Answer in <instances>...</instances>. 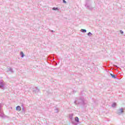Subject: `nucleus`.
<instances>
[{
	"instance_id": "10",
	"label": "nucleus",
	"mask_w": 125,
	"mask_h": 125,
	"mask_svg": "<svg viewBox=\"0 0 125 125\" xmlns=\"http://www.w3.org/2000/svg\"><path fill=\"white\" fill-rule=\"evenodd\" d=\"M90 35H92L91 33L89 32V33H88V36H90Z\"/></svg>"
},
{
	"instance_id": "4",
	"label": "nucleus",
	"mask_w": 125,
	"mask_h": 125,
	"mask_svg": "<svg viewBox=\"0 0 125 125\" xmlns=\"http://www.w3.org/2000/svg\"><path fill=\"white\" fill-rule=\"evenodd\" d=\"M21 57L25 56V55H24V53H23V52H21Z\"/></svg>"
},
{
	"instance_id": "7",
	"label": "nucleus",
	"mask_w": 125,
	"mask_h": 125,
	"mask_svg": "<svg viewBox=\"0 0 125 125\" xmlns=\"http://www.w3.org/2000/svg\"><path fill=\"white\" fill-rule=\"evenodd\" d=\"M112 78H115V76L112 74H110Z\"/></svg>"
},
{
	"instance_id": "2",
	"label": "nucleus",
	"mask_w": 125,
	"mask_h": 125,
	"mask_svg": "<svg viewBox=\"0 0 125 125\" xmlns=\"http://www.w3.org/2000/svg\"><path fill=\"white\" fill-rule=\"evenodd\" d=\"M75 120L76 122H77V123H79V118H78V117H75Z\"/></svg>"
},
{
	"instance_id": "3",
	"label": "nucleus",
	"mask_w": 125,
	"mask_h": 125,
	"mask_svg": "<svg viewBox=\"0 0 125 125\" xmlns=\"http://www.w3.org/2000/svg\"><path fill=\"white\" fill-rule=\"evenodd\" d=\"M81 32H83V33H86V30L85 29H81Z\"/></svg>"
},
{
	"instance_id": "5",
	"label": "nucleus",
	"mask_w": 125,
	"mask_h": 125,
	"mask_svg": "<svg viewBox=\"0 0 125 125\" xmlns=\"http://www.w3.org/2000/svg\"><path fill=\"white\" fill-rule=\"evenodd\" d=\"M53 10H58V8L53 7Z\"/></svg>"
},
{
	"instance_id": "11",
	"label": "nucleus",
	"mask_w": 125,
	"mask_h": 125,
	"mask_svg": "<svg viewBox=\"0 0 125 125\" xmlns=\"http://www.w3.org/2000/svg\"><path fill=\"white\" fill-rule=\"evenodd\" d=\"M120 33H121V34H124V32H123L122 30L120 31Z\"/></svg>"
},
{
	"instance_id": "6",
	"label": "nucleus",
	"mask_w": 125,
	"mask_h": 125,
	"mask_svg": "<svg viewBox=\"0 0 125 125\" xmlns=\"http://www.w3.org/2000/svg\"><path fill=\"white\" fill-rule=\"evenodd\" d=\"M120 113H124V109L123 108L120 109Z\"/></svg>"
},
{
	"instance_id": "8",
	"label": "nucleus",
	"mask_w": 125,
	"mask_h": 125,
	"mask_svg": "<svg viewBox=\"0 0 125 125\" xmlns=\"http://www.w3.org/2000/svg\"><path fill=\"white\" fill-rule=\"evenodd\" d=\"M116 106V103H114L112 105V107H115Z\"/></svg>"
},
{
	"instance_id": "1",
	"label": "nucleus",
	"mask_w": 125,
	"mask_h": 125,
	"mask_svg": "<svg viewBox=\"0 0 125 125\" xmlns=\"http://www.w3.org/2000/svg\"><path fill=\"white\" fill-rule=\"evenodd\" d=\"M16 109L17 111H18V112H20V111H21V107H20V106H17Z\"/></svg>"
},
{
	"instance_id": "9",
	"label": "nucleus",
	"mask_w": 125,
	"mask_h": 125,
	"mask_svg": "<svg viewBox=\"0 0 125 125\" xmlns=\"http://www.w3.org/2000/svg\"><path fill=\"white\" fill-rule=\"evenodd\" d=\"M63 2H64V3H66L67 2L66 1H65V0H62Z\"/></svg>"
}]
</instances>
